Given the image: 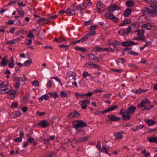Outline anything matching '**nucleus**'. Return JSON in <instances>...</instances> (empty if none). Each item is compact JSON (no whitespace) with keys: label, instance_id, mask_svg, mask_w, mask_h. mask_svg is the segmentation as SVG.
I'll return each instance as SVG.
<instances>
[{"label":"nucleus","instance_id":"nucleus-1","mask_svg":"<svg viewBox=\"0 0 157 157\" xmlns=\"http://www.w3.org/2000/svg\"><path fill=\"white\" fill-rule=\"evenodd\" d=\"M136 109V107L133 105L129 107L127 110L122 109L120 111V113L122 116V120H130V118L129 114L134 113Z\"/></svg>","mask_w":157,"mask_h":157},{"label":"nucleus","instance_id":"nucleus-2","mask_svg":"<svg viewBox=\"0 0 157 157\" xmlns=\"http://www.w3.org/2000/svg\"><path fill=\"white\" fill-rule=\"evenodd\" d=\"M1 83L2 86L1 87L0 94H5L9 93L11 90V87L8 85V82L7 81L3 82Z\"/></svg>","mask_w":157,"mask_h":157},{"label":"nucleus","instance_id":"nucleus-3","mask_svg":"<svg viewBox=\"0 0 157 157\" xmlns=\"http://www.w3.org/2000/svg\"><path fill=\"white\" fill-rule=\"evenodd\" d=\"M142 12L144 15L150 13L152 17L157 16V10H153L147 8L143 9Z\"/></svg>","mask_w":157,"mask_h":157},{"label":"nucleus","instance_id":"nucleus-4","mask_svg":"<svg viewBox=\"0 0 157 157\" xmlns=\"http://www.w3.org/2000/svg\"><path fill=\"white\" fill-rule=\"evenodd\" d=\"M75 123L73 124V126L75 129L79 128H83L87 126V124L82 120H77L75 121Z\"/></svg>","mask_w":157,"mask_h":157},{"label":"nucleus","instance_id":"nucleus-5","mask_svg":"<svg viewBox=\"0 0 157 157\" xmlns=\"http://www.w3.org/2000/svg\"><path fill=\"white\" fill-rule=\"evenodd\" d=\"M151 102L147 98H144L141 100V102L137 105L138 108H141L143 106H148L147 105L150 104Z\"/></svg>","mask_w":157,"mask_h":157},{"label":"nucleus","instance_id":"nucleus-6","mask_svg":"<svg viewBox=\"0 0 157 157\" xmlns=\"http://www.w3.org/2000/svg\"><path fill=\"white\" fill-rule=\"evenodd\" d=\"M105 17L108 19H112L113 21L116 23L117 22L118 19L115 17L114 15L112 13L107 12L105 14Z\"/></svg>","mask_w":157,"mask_h":157},{"label":"nucleus","instance_id":"nucleus-7","mask_svg":"<svg viewBox=\"0 0 157 157\" xmlns=\"http://www.w3.org/2000/svg\"><path fill=\"white\" fill-rule=\"evenodd\" d=\"M108 116L109 119L107 121L108 122L117 121L121 118V117H118L114 115L111 114L109 115Z\"/></svg>","mask_w":157,"mask_h":157},{"label":"nucleus","instance_id":"nucleus-8","mask_svg":"<svg viewBox=\"0 0 157 157\" xmlns=\"http://www.w3.org/2000/svg\"><path fill=\"white\" fill-rule=\"evenodd\" d=\"M48 121L47 120H44L38 123V125L43 128H45L50 124Z\"/></svg>","mask_w":157,"mask_h":157},{"label":"nucleus","instance_id":"nucleus-9","mask_svg":"<svg viewBox=\"0 0 157 157\" xmlns=\"http://www.w3.org/2000/svg\"><path fill=\"white\" fill-rule=\"evenodd\" d=\"M103 7V4L101 2H97L96 8L97 10V11L99 13L101 14L102 13L101 9Z\"/></svg>","mask_w":157,"mask_h":157},{"label":"nucleus","instance_id":"nucleus-10","mask_svg":"<svg viewBox=\"0 0 157 157\" xmlns=\"http://www.w3.org/2000/svg\"><path fill=\"white\" fill-rule=\"evenodd\" d=\"M117 107L118 106H117L114 105L110 107H109L108 108L106 109L104 111H102L101 112V113L102 114H103L104 113H105L113 111L114 110L116 109L117 108Z\"/></svg>","mask_w":157,"mask_h":157},{"label":"nucleus","instance_id":"nucleus-11","mask_svg":"<svg viewBox=\"0 0 157 157\" xmlns=\"http://www.w3.org/2000/svg\"><path fill=\"white\" fill-rule=\"evenodd\" d=\"M80 116V114L77 111H75L71 113L68 115V117L73 118L74 117H77Z\"/></svg>","mask_w":157,"mask_h":157},{"label":"nucleus","instance_id":"nucleus-12","mask_svg":"<svg viewBox=\"0 0 157 157\" xmlns=\"http://www.w3.org/2000/svg\"><path fill=\"white\" fill-rule=\"evenodd\" d=\"M132 10L131 9H126L124 11L123 15L125 17H128L131 15Z\"/></svg>","mask_w":157,"mask_h":157},{"label":"nucleus","instance_id":"nucleus-13","mask_svg":"<svg viewBox=\"0 0 157 157\" xmlns=\"http://www.w3.org/2000/svg\"><path fill=\"white\" fill-rule=\"evenodd\" d=\"M135 5L134 2L132 0H128L126 2V5L128 7H132L135 6Z\"/></svg>","mask_w":157,"mask_h":157},{"label":"nucleus","instance_id":"nucleus-14","mask_svg":"<svg viewBox=\"0 0 157 157\" xmlns=\"http://www.w3.org/2000/svg\"><path fill=\"white\" fill-rule=\"evenodd\" d=\"M7 56H6L2 59V60L1 62V64L2 66H6L8 62V60L7 59Z\"/></svg>","mask_w":157,"mask_h":157},{"label":"nucleus","instance_id":"nucleus-15","mask_svg":"<svg viewBox=\"0 0 157 157\" xmlns=\"http://www.w3.org/2000/svg\"><path fill=\"white\" fill-rule=\"evenodd\" d=\"M154 26L152 25L151 23H147L144 24L142 25V28H146L147 29H150Z\"/></svg>","mask_w":157,"mask_h":157},{"label":"nucleus","instance_id":"nucleus-16","mask_svg":"<svg viewBox=\"0 0 157 157\" xmlns=\"http://www.w3.org/2000/svg\"><path fill=\"white\" fill-rule=\"evenodd\" d=\"M144 121L150 126L154 125L155 121L151 119H144Z\"/></svg>","mask_w":157,"mask_h":157},{"label":"nucleus","instance_id":"nucleus-17","mask_svg":"<svg viewBox=\"0 0 157 157\" xmlns=\"http://www.w3.org/2000/svg\"><path fill=\"white\" fill-rule=\"evenodd\" d=\"M48 94L50 95L51 98H53L54 99H56L59 97L58 94L54 91L53 93L49 92Z\"/></svg>","mask_w":157,"mask_h":157},{"label":"nucleus","instance_id":"nucleus-18","mask_svg":"<svg viewBox=\"0 0 157 157\" xmlns=\"http://www.w3.org/2000/svg\"><path fill=\"white\" fill-rule=\"evenodd\" d=\"M148 140L150 142L157 143V137H147Z\"/></svg>","mask_w":157,"mask_h":157},{"label":"nucleus","instance_id":"nucleus-19","mask_svg":"<svg viewBox=\"0 0 157 157\" xmlns=\"http://www.w3.org/2000/svg\"><path fill=\"white\" fill-rule=\"evenodd\" d=\"M14 60L13 57H11V59L10 60V62L8 63V66L10 68H13L14 66Z\"/></svg>","mask_w":157,"mask_h":157},{"label":"nucleus","instance_id":"nucleus-20","mask_svg":"<svg viewBox=\"0 0 157 157\" xmlns=\"http://www.w3.org/2000/svg\"><path fill=\"white\" fill-rule=\"evenodd\" d=\"M144 127V125L143 124L137 126L135 128H131V130L134 132H136L139 130L140 129H142Z\"/></svg>","mask_w":157,"mask_h":157},{"label":"nucleus","instance_id":"nucleus-21","mask_svg":"<svg viewBox=\"0 0 157 157\" xmlns=\"http://www.w3.org/2000/svg\"><path fill=\"white\" fill-rule=\"evenodd\" d=\"M66 13L67 14L70 13L72 15H74L75 13V11L74 10L68 8L66 10Z\"/></svg>","mask_w":157,"mask_h":157},{"label":"nucleus","instance_id":"nucleus-22","mask_svg":"<svg viewBox=\"0 0 157 157\" xmlns=\"http://www.w3.org/2000/svg\"><path fill=\"white\" fill-rule=\"evenodd\" d=\"M13 78L15 82H18L19 84L20 83L21 81H23V78L21 77L18 78L17 77L14 76L13 77Z\"/></svg>","mask_w":157,"mask_h":157},{"label":"nucleus","instance_id":"nucleus-23","mask_svg":"<svg viewBox=\"0 0 157 157\" xmlns=\"http://www.w3.org/2000/svg\"><path fill=\"white\" fill-rule=\"evenodd\" d=\"M49 98V97L47 94H45L42 95L41 97L39 98L40 101H42L43 99L47 100Z\"/></svg>","mask_w":157,"mask_h":157},{"label":"nucleus","instance_id":"nucleus-24","mask_svg":"<svg viewBox=\"0 0 157 157\" xmlns=\"http://www.w3.org/2000/svg\"><path fill=\"white\" fill-rule=\"evenodd\" d=\"M89 137L88 136H84L81 137L78 140V142H84L85 141L89 140Z\"/></svg>","mask_w":157,"mask_h":157},{"label":"nucleus","instance_id":"nucleus-25","mask_svg":"<svg viewBox=\"0 0 157 157\" xmlns=\"http://www.w3.org/2000/svg\"><path fill=\"white\" fill-rule=\"evenodd\" d=\"M75 49L79 51H81L84 52H86L88 51V50L86 49H85L84 48L79 47H76Z\"/></svg>","mask_w":157,"mask_h":157},{"label":"nucleus","instance_id":"nucleus-26","mask_svg":"<svg viewBox=\"0 0 157 157\" xmlns=\"http://www.w3.org/2000/svg\"><path fill=\"white\" fill-rule=\"evenodd\" d=\"M114 135L117 137V139H120L123 138V136L121 135V132H115Z\"/></svg>","mask_w":157,"mask_h":157},{"label":"nucleus","instance_id":"nucleus-27","mask_svg":"<svg viewBox=\"0 0 157 157\" xmlns=\"http://www.w3.org/2000/svg\"><path fill=\"white\" fill-rule=\"evenodd\" d=\"M32 63V60L31 59H28L25 61L24 63L25 66L29 67Z\"/></svg>","mask_w":157,"mask_h":157},{"label":"nucleus","instance_id":"nucleus-28","mask_svg":"<svg viewBox=\"0 0 157 157\" xmlns=\"http://www.w3.org/2000/svg\"><path fill=\"white\" fill-rule=\"evenodd\" d=\"M81 106L82 109H86L87 107L86 103L85 102L84 100H83L81 101Z\"/></svg>","mask_w":157,"mask_h":157},{"label":"nucleus","instance_id":"nucleus-29","mask_svg":"<svg viewBox=\"0 0 157 157\" xmlns=\"http://www.w3.org/2000/svg\"><path fill=\"white\" fill-rule=\"evenodd\" d=\"M122 45L123 47H126L131 46L130 41H126L122 42Z\"/></svg>","mask_w":157,"mask_h":157},{"label":"nucleus","instance_id":"nucleus-30","mask_svg":"<svg viewBox=\"0 0 157 157\" xmlns=\"http://www.w3.org/2000/svg\"><path fill=\"white\" fill-rule=\"evenodd\" d=\"M136 31L137 32V35L139 37L144 38L143 33H141L139 29H138L137 31H135V32Z\"/></svg>","mask_w":157,"mask_h":157},{"label":"nucleus","instance_id":"nucleus-31","mask_svg":"<svg viewBox=\"0 0 157 157\" xmlns=\"http://www.w3.org/2000/svg\"><path fill=\"white\" fill-rule=\"evenodd\" d=\"M89 36L88 35H86L84 36L81 39H80V40L82 42H83L85 41V40L88 39L89 38Z\"/></svg>","mask_w":157,"mask_h":157},{"label":"nucleus","instance_id":"nucleus-32","mask_svg":"<svg viewBox=\"0 0 157 157\" xmlns=\"http://www.w3.org/2000/svg\"><path fill=\"white\" fill-rule=\"evenodd\" d=\"M154 106V105H150L148 106H143V107H144V108L143 109V111H145V110H150Z\"/></svg>","mask_w":157,"mask_h":157},{"label":"nucleus","instance_id":"nucleus-33","mask_svg":"<svg viewBox=\"0 0 157 157\" xmlns=\"http://www.w3.org/2000/svg\"><path fill=\"white\" fill-rule=\"evenodd\" d=\"M133 40H140L142 41H146V40L145 38H141L139 37H134L133 38Z\"/></svg>","mask_w":157,"mask_h":157},{"label":"nucleus","instance_id":"nucleus-34","mask_svg":"<svg viewBox=\"0 0 157 157\" xmlns=\"http://www.w3.org/2000/svg\"><path fill=\"white\" fill-rule=\"evenodd\" d=\"M150 6L154 9H153V10H157V6H156V4L154 2H152L150 5Z\"/></svg>","mask_w":157,"mask_h":157},{"label":"nucleus","instance_id":"nucleus-35","mask_svg":"<svg viewBox=\"0 0 157 157\" xmlns=\"http://www.w3.org/2000/svg\"><path fill=\"white\" fill-rule=\"evenodd\" d=\"M67 41V40H66L64 38L61 36L59 37V41H58V43H60L62 42H65Z\"/></svg>","mask_w":157,"mask_h":157},{"label":"nucleus","instance_id":"nucleus-36","mask_svg":"<svg viewBox=\"0 0 157 157\" xmlns=\"http://www.w3.org/2000/svg\"><path fill=\"white\" fill-rule=\"evenodd\" d=\"M12 108H17L18 107V103L17 102H13L11 106Z\"/></svg>","mask_w":157,"mask_h":157},{"label":"nucleus","instance_id":"nucleus-37","mask_svg":"<svg viewBox=\"0 0 157 157\" xmlns=\"http://www.w3.org/2000/svg\"><path fill=\"white\" fill-rule=\"evenodd\" d=\"M90 68H98L99 69H102V67H100L99 65H98L93 63L92 64V66H91L90 67Z\"/></svg>","mask_w":157,"mask_h":157},{"label":"nucleus","instance_id":"nucleus-38","mask_svg":"<svg viewBox=\"0 0 157 157\" xmlns=\"http://www.w3.org/2000/svg\"><path fill=\"white\" fill-rule=\"evenodd\" d=\"M60 95L62 98H64L67 96V94L65 91H62L60 93Z\"/></svg>","mask_w":157,"mask_h":157},{"label":"nucleus","instance_id":"nucleus-39","mask_svg":"<svg viewBox=\"0 0 157 157\" xmlns=\"http://www.w3.org/2000/svg\"><path fill=\"white\" fill-rule=\"evenodd\" d=\"M103 49V48H100L99 47H94L93 48L94 51H97L99 52Z\"/></svg>","mask_w":157,"mask_h":157},{"label":"nucleus","instance_id":"nucleus-40","mask_svg":"<svg viewBox=\"0 0 157 157\" xmlns=\"http://www.w3.org/2000/svg\"><path fill=\"white\" fill-rule=\"evenodd\" d=\"M32 84L33 86H38L39 85V82L37 80H35L32 82Z\"/></svg>","mask_w":157,"mask_h":157},{"label":"nucleus","instance_id":"nucleus-41","mask_svg":"<svg viewBox=\"0 0 157 157\" xmlns=\"http://www.w3.org/2000/svg\"><path fill=\"white\" fill-rule=\"evenodd\" d=\"M17 13L20 14L19 15H21L20 17H22L24 16L25 13L22 10H17Z\"/></svg>","mask_w":157,"mask_h":157},{"label":"nucleus","instance_id":"nucleus-42","mask_svg":"<svg viewBox=\"0 0 157 157\" xmlns=\"http://www.w3.org/2000/svg\"><path fill=\"white\" fill-rule=\"evenodd\" d=\"M17 92L18 93L19 92L17 91H15L14 90H11L9 92V94L10 95H14L17 94L16 93Z\"/></svg>","mask_w":157,"mask_h":157},{"label":"nucleus","instance_id":"nucleus-43","mask_svg":"<svg viewBox=\"0 0 157 157\" xmlns=\"http://www.w3.org/2000/svg\"><path fill=\"white\" fill-rule=\"evenodd\" d=\"M22 141V137H19L14 139V141L16 142H21Z\"/></svg>","mask_w":157,"mask_h":157},{"label":"nucleus","instance_id":"nucleus-44","mask_svg":"<svg viewBox=\"0 0 157 157\" xmlns=\"http://www.w3.org/2000/svg\"><path fill=\"white\" fill-rule=\"evenodd\" d=\"M112 44L113 45H122V42H113L112 43Z\"/></svg>","mask_w":157,"mask_h":157},{"label":"nucleus","instance_id":"nucleus-45","mask_svg":"<svg viewBox=\"0 0 157 157\" xmlns=\"http://www.w3.org/2000/svg\"><path fill=\"white\" fill-rule=\"evenodd\" d=\"M157 131V128H156L154 129H151L150 128H148L147 132L148 133H151L153 132H155Z\"/></svg>","mask_w":157,"mask_h":157},{"label":"nucleus","instance_id":"nucleus-46","mask_svg":"<svg viewBox=\"0 0 157 157\" xmlns=\"http://www.w3.org/2000/svg\"><path fill=\"white\" fill-rule=\"evenodd\" d=\"M34 140L33 138L32 137H29L27 140L28 142H29L30 143H32L33 142H34Z\"/></svg>","mask_w":157,"mask_h":157},{"label":"nucleus","instance_id":"nucleus-47","mask_svg":"<svg viewBox=\"0 0 157 157\" xmlns=\"http://www.w3.org/2000/svg\"><path fill=\"white\" fill-rule=\"evenodd\" d=\"M111 70L114 72H117L118 73H121L122 71V70L121 69H111Z\"/></svg>","mask_w":157,"mask_h":157},{"label":"nucleus","instance_id":"nucleus-48","mask_svg":"<svg viewBox=\"0 0 157 157\" xmlns=\"http://www.w3.org/2000/svg\"><path fill=\"white\" fill-rule=\"evenodd\" d=\"M118 33L121 36H124V35H126V34L125 32H124V30H120L119 31Z\"/></svg>","mask_w":157,"mask_h":157},{"label":"nucleus","instance_id":"nucleus-49","mask_svg":"<svg viewBox=\"0 0 157 157\" xmlns=\"http://www.w3.org/2000/svg\"><path fill=\"white\" fill-rule=\"evenodd\" d=\"M51 78L52 79H54L56 80V81H57V82H58L60 83V85L61 86L62 85V82H60V80L57 77H54L52 78Z\"/></svg>","mask_w":157,"mask_h":157},{"label":"nucleus","instance_id":"nucleus-50","mask_svg":"<svg viewBox=\"0 0 157 157\" xmlns=\"http://www.w3.org/2000/svg\"><path fill=\"white\" fill-rule=\"evenodd\" d=\"M111 6L112 7L113 9V10H112V11H114L116 10L117 9H118V10L120 9L119 8L117 7V5L113 4Z\"/></svg>","mask_w":157,"mask_h":157},{"label":"nucleus","instance_id":"nucleus-51","mask_svg":"<svg viewBox=\"0 0 157 157\" xmlns=\"http://www.w3.org/2000/svg\"><path fill=\"white\" fill-rule=\"evenodd\" d=\"M67 74L68 75L70 76H75V73L72 72L70 71L68 72Z\"/></svg>","mask_w":157,"mask_h":157},{"label":"nucleus","instance_id":"nucleus-52","mask_svg":"<svg viewBox=\"0 0 157 157\" xmlns=\"http://www.w3.org/2000/svg\"><path fill=\"white\" fill-rule=\"evenodd\" d=\"M101 151L103 150V151L105 152V153L107 154H108V152L107 150V149L106 148V147L104 146L102 147V150L101 149Z\"/></svg>","mask_w":157,"mask_h":157},{"label":"nucleus","instance_id":"nucleus-53","mask_svg":"<svg viewBox=\"0 0 157 157\" xmlns=\"http://www.w3.org/2000/svg\"><path fill=\"white\" fill-rule=\"evenodd\" d=\"M36 114L40 116H42L46 114V113L45 112H42L40 113L39 111H37L36 112Z\"/></svg>","mask_w":157,"mask_h":157},{"label":"nucleus","instance_id":"nucleus-54","mask_svg":"<svg viewBox=\"0 0 157 157\" xmlns=\"http://www.w3.org/2000/svg\"><path fill=\"white\" fill-rule=\"evenodd\" d=\"M82 5L81 4H80L79 6H78L80 8V10H84V7L85 8H86V7H85V6L83 4H84V3H82Z\"/></svg>","mask_w":157,"mask_h":157},{"label":"nucleus","instance_id":"nucleus-55","mask_svg":"<svg viewBox=\"0 0 157 157\" xmlns=\"http://www.w3.org/2000/svg\"><path fill=\"white\" fill-rule=\"evenodd\" d=\"M128 54L134 56H137L138 55V54L136 52H135L133 51H130Z\"/></svg>","mask_w":157,"mask_h":157},{"label":"nucleus","instance_id":"nucleus-56","mask_svg":"<svg viewBox=\"0 0 157 157\" xmlns=\"http://www.w3.org/2000/svg\"><path fill=\"white\" fill-rule=\"evenodd\" d=\"M75 95L77 96V98L78 97H83L84 96V94H80L78 93H75Z\"/></svg>","mask_w":157,"mask_h":157},{"label":"nucleus","instance_id":"nucleus-57","mask_svg":"<svg viewBox=\"0 0 157 157\" xmlns=\"http://www.w3.org/2000/svg\"><path fill=\"white\" fill-rule=\"evenodd\" d=\"M46 20L45 18H42L40 19H39L37 20V23L39 24L42 21H45Z\"/></svg>","mask_w":157,"mask_h":157},{"label":"nucleus","instance_id":"nucleus-58","mask_svg":"<svg viewBox=\"0 0 157 157\" xmlns=\"http://www.w3.org/2000/svg\"><path fill=\"white\" fill-rule=\"evenodd\" d=\"M15 42L13 40L8 41L6 43V44H10L11 45L13 44H15Z\"/></svg>","mask_w":157,"mask_h":157},{"label":"nucleus","instance_id":"nucleus-59","mask_svg":"<svg viewBox=\"0 0 157 157\" xmlns=\"http://www.w3.org/2000/svg\"><path fill=\"white\" fill-rule=\"evenodd\" d=\"M131 29V27L130 26H129L127 28V31L126 32H125L126 34V35L128 34L130 32Z\"/></svg>","mask_w":157,"mask_h":157},{"label":"nucleus","instance_id":"nucleus-60","mask_svg":"<svg viewBox=\"0 0 157 157\" xmlns=\"http://www.w3.org/2000/svg\"><path fill=\"white\" fill-rule=\"evenodd\" d=\"M93 94V93L91 92H89L87 94H84V96H86L88 97H91Z\"/></svg>","mask_w":157,"mask_h":157},{"label":"nucleus","instance_id":"nucleus-61","mask_svg":"<svg viewBox=\"0 0 157 157\" xmlns=\"http://www.w3.org/2000/svg\"><path fill=\"white\" fill-rule=\"evenodd\" d=\"M111 94H105L103 95V97L107 99H109L110 98V96H111Z\"/></svg>","mask_w":157,"mask_h":157},{"label":"nucleus","instance_id":"nucleus-62","mask_svg":"<svg viewBox=\"0 0 157 157\" xmlns=\"http://www.w3.org/2000/svg\"><path fill=\"white\" fill-rule=\"evenodd\" d=\"M100 141H98L97 142L96 147L98 149V150H100L101 149V147L100 146Z\"/></svg>","mask_w":157,"mask_h":157},{"label":"nucleus","instance_id":"nucleus-63","mask_svg":"<svg viewBox=\"0 0 157 157\" xmlns=\"http://www.w3.org/2000/svg\"><path fill=\"white\" fill-rule=\"evenodd\" d=\"M128 66L131 67H133L135 68H138L137 66L136 65H134L132 63H130L128 64Z\"/></svg>","mask_w":157,"mask_h":157},{"label":"nucleus","instance_id":"nucleus-64","mask_svg":"<svg viewBox=\"0 0 157 157\" xmlns=\"http://www.w3.org/2000/svg\"><path fill=\"white\" fill-rule=\"evenodd\" d=\"M49 140H50L49 139H47V140H46L44 139L43 140V141L44 144L48 145L49 144Z\"/></svg>","mask_w":157,"mask_h":157}]
</instances>
